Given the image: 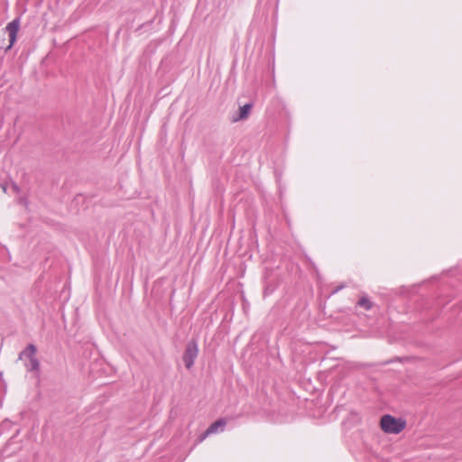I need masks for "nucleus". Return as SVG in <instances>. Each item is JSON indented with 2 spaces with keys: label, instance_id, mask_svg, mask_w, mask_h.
<instances>
[{
  "label": "nucleus",
  "instance_id": "obj_5",
  "mask_svg": "<svg viewBox=\"0 0 462 462\" xmlns=\"http://www.w3.org/2000/svg\"><path fill=\"white\" fill-rule=\"evenodd\" d=\"M252 107H253L252 103H247V104L240 106L238 113L233 116L232 121L238 122V121L246 119L250 114Z\"/></svg>",
  "mask_w": 462,
  "mask_h": 462
},
{
  "label": "nucleus",
  "instance_id": "obj_2",
  "mask_svg": "<svg viewBox=\"0 0 462 462\" xmlns=\"http://www.w3.org/2000/svg\"><path fill=\"white\" fill-rule=\"evenodd\" d=\"M199 354L198 343L194 340L189 341L183 355V362L187 369H190L195 362Z\"/></svg>",
  "mask_w": 462,
  "mask_h": 462
},
{
  "label": "nucleus",
  "instance_id": "obj_1",
  "mask_svg": "<svg viewBox=\"0 0 462 462\" xmlns=\"http://www.w3.org/2000/svg\"><path fill=\"white\" fill-rule=\"evenodd\" d=\"M382 430L386 433L398 434L405 428V421L391 415H383L380 422Z\"/></svg>",
  "mask_w": 462,
  "mask_h": 462
},
{
  "label": "nucleus",
  "instance_id": "obj_7",
  "mask_svg": "<svg viewBox=\"0 0 462 462\" xmlns=\"http://www.w3.org/2000/svg\"><path fill=\"white\" fill-rule=\"evenodd\" d=\"M24 365L26 369L30 372L38 371L40 367V364L37 358H31L30 361H25Z\"/></svg>",
  "mask_w": 462,
  "mask_h": 462
},
{
  "label": "nucleus",
  "instance_id": "obj_4",
  "mask_svg": "<svg viewBox=\"0 0 462 462\" xmlns=\"http://www.w3.org/2000/svg\"><path fill=\"white\" fill-rule=\"evenodd\" d=\"M226 421L224 419L217 420L213 422L207 430L199 437V442L203 441L207 437L211 434L221 432L226 427Z\"/></svg>",
  "mask_w": 462,
  "mask_h": 462
},
{
  "label": "nucleus",
  "instance_id": "obj_8",
  "mask_svg": "<svg viewBox=\"0 0 462 462\" xmlns=\"http://www.w3.org/2000/svg\"><path fill=\"white\" fill-rule=\"evenodd\" d=\"M357 305L366 310H369L373 307L372 301L365 296L361 297L357 302Z\"/></svg>",
  "mask_w": 462,
  "mask_h": 462
},
{
  "label": "nucleus",
  "instance_id": "obj_3",
  "mask_svg": "<svg viewBox=\"0 0 462 462\" xmlns=\"http://www.w3.org/2000/svg\"><path fill=\"white\" fill-rule=\"evenodd\" d=\"M19 28H20V19L19 18L14 19L12 22H10L6 25L5 31L7 32L8 36H9V45L7 47V50L11 49L12 46L16 42Z\"/></svg>",
  "mask_w": 462,
  "mask_h": 462
},
{
  "label": "nucleus",
  "instance_id": "obj_6",
  "mask_svg": "<svg viewBox=\"0 0 462 462\" xmlns=\"http://www.w3.org/2000/svg\"><path fill=\"white\" fill-rule=\"evenodd\" d=\"M35 355L36 346L32 344H30L23 351L19 354V360H24V362L28 360L30 361L31 358H36Z\"/></svg>",
  "mask_w": 462,
  "mask_h": 462
}]
</instances>
